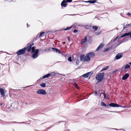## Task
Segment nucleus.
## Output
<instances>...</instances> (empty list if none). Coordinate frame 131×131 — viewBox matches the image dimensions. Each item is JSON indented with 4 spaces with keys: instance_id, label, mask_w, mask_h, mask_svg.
<instances>
[{
    "instance_id": "13d9d810",
    "label": "nucleus",
    "mask_w": 131,
    "mask_h": 131,
    "mask_svg": "<svg viewBox=\"0 0 131 131\" xmlns=\"http://www.w3.org/2000/svg\"><path fill=\"white\" fill-rule=\"evenodd\" d=\"M27 26H28V24H27Z\"/></svg>"
},
{
    "instance_id": "f257e3e1",
    "label": "nucleus",
    "mask_w": 131,
    "mask_h": 131,
    "mask_svg": "<svg viewBox=\"0 0 131 131\" xmlns=\"http://www.w3.org/2000/svg\"><path fill=\"white\" fill-rule=\"evenodd\" d=\"M104 74L103 73H99L96 76V79L99 82L102 81L103 79Z\"/></svg>"
},
{
    "instance_id": "f704fd0d",
    "label": "nucleus",
    "mask_w": 131,
    "mask_h": 131,
    "mask_svg": "<svg viewBox=\"0 0 131 131\" xmlns=\"http://www.w3.org/2000/svg\"><path fill=\"white\" fill-rule=\"evenodd\" d=\"M94 92V93L95 94V95H99V94H98V92L97 91H95Z\"/></svg>"
},
{
    "instance_id": "72a5a7b5",
    "label": "nucleus",
    "mask_w": 131,
    "mask_h": 131,
    "mask_svg": "<svg viewBox=\"0 0 131 131\" xmlns=\"http://www.w3.org/2000/svg\"><path fill=\"white\" fill-rule=\"evenodd\" d=\"M100 34H101L100 32H96V33H95V34L96 35H100Z\"/></svg>"
},
{
    "instance_id": "a878e982",
    "label": "nucleus",
    "mask_w": 131,
    "mask_h": 131,
    "mask_svg": "<svg viewBox=\"0 0 131 131\" xmlns=\"http://www.w3.org/2000/svg\"><path fill=\"white\" fill-rule=\"evenodd\" d=\"M101 105L103 106H104L105 107L106 106V105L103 102H101Z\"/></svg>"
},
{
    "instance_id": "2f4dec72",
    "label": "nucleus",
    "mask_w": 131,
    "mask_h": 131,
    "mask_svg": "<svg viewBox=\"0 0 131 131\" xmlns=\"http://www.w3.org/2000/svg\"><path fill=\"white\" fill-rule=\"evenodd\" d=\"M109 50V48H107L104 49L103 51L104 52H106Z\"/></svg>"
},
{
    "instance_id": "4d7b16f0",
    "label": "nucleus",
    "mask_w": 131,
    "mask_h": 131,
    "mask_svg": "<svg viewBox=\"0 0 131 131\" xmlns=\"http://www.w3.org/2000/svg\"><path fill=\"white\" fill-rule=\"evenodd\" d=\"M103 96V95H102L101 96Z\"/></svg>"
},
{
    "instance_id": "6ab92c4d",
    "label": "nucleus",
    "mask_w": 131,
    "mask_h": 131,
    "mask_svg": "<svg viewBox=\"0 0 131 131\" xmlns=\"http://www.w3.org/2000/svg\"><path fill=\"white\" fill-rule=\"evenodd\" d=\"M50 75L48 73L46 75H44L43 78H42V79H44L46 78H47L49 77L50 76Z\"/></svg>"
},
{
    "instance_id": "ea45409f",
    "label": "nucleus",
    "mask_w": 131,
    "mask_h": 131,
    "mask_svg": "<svg viewBox=\"0 0 131 131\" xmlns=\"http://www.w3.org/2000/svg\"><path fill=\"white\" fill-rule=\"evenodd\" d=\"M34 45V43H32L31 44H30L29 46H30V47H31L33 46Z\"/></svg>"
},
{
    "instance_id": "4be33fe9",
    "label": "nucleus",
    "mask_w": 131,
    "mask_h": 131,
    "mask_svg": "<svg viewBox=\"0 0 131 131\" xmlns=\"http://www.w3.org/2000/svg\"><path fill=\"white\" fill-rule=\"evenodd\" d=\"M102 95H103V96H104V97L105 98H106L107 99H108V97L107 96H106L105 95V94L104 93H101L100 94V96H101Z\"/></svg>"
},
{
    "instance_id": "7c9ffc66",
    "label": "nucleus",
    "mask_w": 131,
    "mask_h": 131,
    "mask_svg": "<svg viewBox=\"0 0 131 131\" xmlns=\"http://www.w3.org/2000/svg\"><path fill=\"white\" fill-rule=\"evenodd\" d=\"M68 60L69 61L71 62L72 61L71 57H70L68 58Z\"/></svg>"
},
{
    "instance_id": "39448f33",
    "label": "nucleus",
    "mask_w": 131,
    "mask_h": 131,
    "mask_svg": "<svg viewBox=\"0 0 131 131\" xmlns=\"http://www.w3.org/2000/svg\"><path fill=\"white\" fill-rule=\"evenodd\" d=\"M104 45V44L102 43H101L99 46L97 48L96 50V51H98L101 49Z\"/></svg>"
},
{
    "instance_id": "3c124183",
    "label": "nucleus",
    "mask_w": 131,
    "mask_h": 131,
    "mask_svg": "<svg viewBox=\"0 0 131 131\" xmlns=\"http://www.w3.org/2000/svg\"><path fill=\"white\" fill-rule=\"evenodd\" d=\"M121 42H122V43L124 42V40H123L122 41H121Z\"/></svg>"
},
{
    "instance_id": "ddd939ff",
    "label": "nucleus",
    "mask_w": 131,
    "mask_h": 131,
    "mask_svg": "<svg viewBox=\"0 0 131 131\" xmlns=\"http://www.w3.org/2000/svg\"><path fill=\"white\" fill-rule=\"evenodd\" d=\"M90 59V58L87 54L85 57V61L87 62L89 61Z\"/></svg>"
},
{
    "instance_id": "58836bf2",
    "label": "nucleus",
    "mask_w": 131,
    "mask_h": 131,
    "mask_svg": "<svg viewBox=\"0 0 131 131\" xmlns=\"http://www.w3.org/2000/svg\"><path fill=\"white\" fill-rule=\"evenodd\" d=\"M78 31V30L76 29H74L73 31V32L74 33L77 32Z\"/></svg>"
},
{
    "instance_id": "e433bc0d",
    "label": "nucleus",
    "mask_w": 131,
    "mask_h": 131,
    "mask_svg": "<svg viewBox=\"0 0 131 131\" xmlns=\"http://www.w3.org/2000/svg\"><path fill=\"white\" fill-rule=\"evenodd\" d=\"M72 0H66V1L67 2L69 3L71 2Z\"/></svg>"
},
{
    "instance_id": "49530a36",
    "label": "nucleus",
    "mask_w": 131,
    "mask_h": 131,
    "mask_svg": "<svg viewBox=\"0 0 131 131\" xmlns=\"http://www.w3.org/2000/svg\"><path fill=\"white\" fill-rule=\"evenodd\" d=\"M120 107H123V108H125L126 107L125 106H120Z\"/></svg>"
},
{
    "instance_id": "de8ad7c7",
    "label": "nucleus",
    "mask_w": 131,
    "mask_h": 131,
    "mask_svg": "<svg viewBox=\"0 0 131 131\" xmlns=\"http://www.w3.org/2000/svg\"><path fill=\"white\" fill-rule=\"evenodd\" d=\"M76 88L78 89H79V86H78V85H77L76 87Z\"/></svg>"
},
{
    "instance_id": "c03bdc74",
    "label": "nucleus",
    "mask_w": 131,
    "mask_h": 131,
    "mask_svg": "<svg viewBox=\"0 0 131 131\" xmlns=\"http://www.w3.org/2000/svg\"><path fill=\"white\" fill-rule=\"evenodd\" d=\"M129 35L130 36V38H131V32H129Z\"/></svg>"
},
{
    "instance_id": "0eeeda50",
    "label": "nucleus",
    "mask_w": 131,
    "mask_h": 131,
    "mask_svg": "<svg viewBox=\"0 0 131 131\" xmlns=\"http://www.w3.org/2000/svg\"><path fill=\"white\" fill-rule=\"evenodd\" d=\"M87 38L86 37H85L80 42L81 44H83L85 43L87 41Z\"/></svg>"
},
{
    "instance_id": "1a4fd4ad",
    "label": "nucleus",
    "mask_w": 131,
    "mask_h": 131,
    "mask_svg": "<svg viewBox=\"0 0 131 131\" xmlns=\"http://www.w3.org/2000/svg\"><path fill=\"white\" fill-rule=\"evenodd\" d=\"M0 93L2 97H3L5 96L4 90L2 88H0Z\"/></svg>"
},
{
    "instance_id": "4468645a",
    "label": "nucleus",
    "mask_w": 131,
    "mask_h": 131,
    "mask_svg": "<svg viewBox=\"0 0 131 131\" xmlns=\"http://www.w3.org/2000/svg\"><path fill=\"white\" fill-rule=\"evenodd\" d=\"M51 49L54 52H56L59 53H61V52L57 48H51Z\"/></svg>"
},
{
    "instance_id": "f03ea898",
    "label": "nucleus",
    "mask_w": 131,
    "mask_h": 131,
    "mask_svg": "<svg viewBox=\"0 0 131 131\" xmlns=\"http://www.w3.org/2000/svg\"><path fill=\"white\" fill-rule=\"evenodd\" d=\"M26 49V48L25 47L23 49L19 50L17 52V53L18 55H21L24 54L25 52Z\"/></svg>"
},
{
    "instance_id": "c85d7f7f",
    "label": "nucleus",
    "mask_w": 131,
    "mask_h": 131,
    "mask_svg": "<svg viewBox=\"0 0 131 131\" xmlns=\"http://www.w3.org/2000/svg\"><path fill=\"white\" fill-rule=\"evenodd\" d=\"M45 33V32H41L39 35V37H40L42 35H43Z\"/></svg>"
},
{
    "instance_id": "412c9836",
    "label": "nucleus",
    "mask_w": 131,
    "mask_h": 131,
    "mask_svg": "<svg viewBox=\"0 0 131 131\" xmlns=\"http://www.w3.org/2000/svg\"><path fill=\"white\" fill-rule=\"evenodd\" d=\"M108 68V66H107L106 67L103 68L101 70V71H102L106 70H107Z\"/></svg>"
},
{
    "instance_id": "423d86ee",
    "label": "nucleus",
    "mask_w": 131,
    "mask_h": 131,
    "mask_svg": "<svg viewBox=\"0 0 131 131\" xmlns=\"http://www.w3.org/2000/svg\"><path fill=\"white\" fill-rule=\"evenodd\" d=\"M109 105L112 107H119L120 106L117 104L112 103L109 104Z\"/></svg>"
},
{
    "instance_id": "a211bd4d",
    "label": "nucleus",
    "mask_w": 131,
    "mask_h": 131,
    "mask_svg": "<svg viewBox=\"0 0 131 131\" xmlns=\"http://www.w3.org/2000/svg\"><path fill=\"white\" fill-rule=\"evenodd\" d=\"M96 0H93L92 1H88L86 2H88L91 3H93L96 2Z\"/></svg>"
},
{
    "instance_id": "f3484780",
    "label": "nucleus",
    "mask_w": 131,
    "mask_h": 131,
    "mask_svg": "<svg viewBox=\"0 0 131 131\" xmlns=\"http://www.w3.org/2000/svg\"><path fill=\"white\" fill-rule=\"evenodd\" d=\"M129 32L126 33L124 34L123 35H122L120 37V38H122L123 37H125L127 36H129Z\"/></svg>"
},
{
    "instance_id": "37998d69",
    "label": "nucleus",
    "mask_w": 131,
    "mask_h": 131,
    "mask_svg": "<svg viewBox=\"0 0 131 131\" xmlns=\"http://www.w3.org/2000/svg\"><path fill=\"white\" fill-rule=\"evenodd\" d=\"M128 27V26H126V25H125V26H124V28H125L127 27Z\"/></svg>"
},
{
    "instance_id": "9b49d317",
    "label": "nucleus",
    "mask_w": 131,
    "mask_h": 131,
    "mask_svg": "<svg viewBox=\"0 0 131 131\" xmlns=\"http://www.w3.org/2000/svg\"><path fill=\"white\" fill-rule=\"evenodd\" d=\"M85 56L84 54H81L80 56V61H85Z\"/></svg>"
},
{
    "instance_id": "7ed1b4c3",
    "label": "nucleus",
    "mask_w": 131,
    "mask_h": 131,
    "mask_svg": "<svg viewBox=\"0 0 131 131\" xmlns=\"http://www.w3.org/2000/svg\"><path fill=\"white\" fill-rule=\"evenodd\" d=\"M38 94H41L43 95H45L46 94V92L44 90L39 89L36 92Z\"/></svg>"
},
{
    "instance_id": "5701e85b",
    "label": "nucleus",
    "mask_w": 131,
    "mask_h": 131,
    "mask_svg": "<svg viewBox=\"0 0 131 131\" xmlns=\"http://www.w3.org/2000/svg\"><path fill=\"white\" fill-rule=\"evenodd\" d=\"M31 48V47H30L29 46L27 48H26V49H27V50L29 52L30 51Z\"/></svg>"
},
{
    "instance_id": "f8f14e48",
    "label": "nucleus",
    "mask_w": 131,
    "mask_h": 131,
    "mask_svg": "<svg viewBox=\"0 0 131 131\" xmlns=\"http://www.w3.org/2000/svg\"><path fill=\"white\" fill-rule=\"evenodd\" d=\"M129 75L128 73H126L123 77L122 79L124 80H125L127 79L129 76Z\"/></svg>"
},
{
    "instance_id": "cd10ccee",
    "label": "nucleus",
    "mask_w": 131,
    "mask_h": 131,
    "mask_svg": "<svg viewBox=\"0 0 131 131\" xmlns=\"http://www.w3.org/2000/svg\"><path fill=\"white\" fill-rule=\"evenodd\" d=\"M31 48L32 52L33 53L35 52V47H33Z\"/></svg>"
},
{
    "instance_id": "9d476101",
    "label": "nucleus",
    "mask_w": 131,
    "mask_h": 131,
    "mask_svg": "<svg viewBox=\"0 0 131 131\" xmlns=\"http://www.w3.org/2000/svg\"><path fill=\"white\" fill-rule=\"evenodd\" d=\"M87 54L88 55L90 58L93 57L95 55V54L93 52H90L89 53H88Z\"/></svg>"
},
{
    "instance_id": "c756f323",
    "label": "nucleus",
    "mask_w": 131,
    "mask_h": 131,
    "mask_svg": "<svg viewBox=\"0 0 131 131\" xmlns=\"http://www.w3.org/2000/svg\"><path fill=\"white\" fill-rule=\"evenodd\" d=\"M72 27V26H70V27H68L66 29H64V30H69V29H70Z\"/></svg>"
},
{
    "instance_id": "aec40b11",
    "label": "nucleus",
    "mask_w": 131,
    "mask_h": 131,
    "mask_svg": "<svg viewBox=\"0 0 131 131\" xmlns=\"http://www.w3.org/2000/svg\"><path fill=\"white\" fill-rule=\"evenodd\" d=\"M40 86L42 87H45L46 86V84L45 83H42L40 84Z\"/></svg>"
},
{
    "instance_id": "603ef678",
    "label": "nucleus",
    "mask_w": 131,
    "mask_h": 131,
    "mask_svg": "<svg viewBox=\"0 0 131 131\" xmlns=\"http://www.w3.org/2000/svg\"><path fill=\"white\" fill-rule=\"evenodd\" d=\"M129 64L131 65V62H130L129 63Z\"/></svg>"
},
{
    "instance_id": "20e7f679",
    "label": "nucleus",
    "mask_w": 131,
    "mask_h": 131,
    "mask_svg": "<svg viewBox=\"0 0 131 131\" xmlns=\"http://www.w3.org/2000/svg\"><path fill=\"white\" fill-rule=\"evenodd\" d=\"M39 49H36L34 53L32 55V57L34 58L35 59L38 56V53L39 52Z\"/></svg>"
},
{
    "instance_id": "09e8293b",
    "label": "nucleus",
    "mask_w": 131,
    "mask_h": 131,
    "mask_svg": "<svg viewBox=\"0 0 131 131\" xmlns=\"http://www.w3.org/2000/svg\"><path fill=\"white\" fill-rule=\"evenodd\" d=\"M85 29H89V27H85Z\"/></svg>"
},
{
    "instance_id": "473e14b6",
    "label": "nucleus",
    "mask_w": 131,
    "mask_h": 131,
    "mask_svg": "<svg viewBox=\"0 0 131 131\" xmlns=\"http://www.w3.org/2000/svg\"><path fill=\"white\" fill-rule=\"evenodd\" d=\"M79 63V61L78 60H77L76 61V64L78 65Z\"/></svg>"
},
{
    "instance_id": "a18cd8bd",
    "label": "nucleus",
    "mask_w": 131,
    "mask_h": 131,
    "mask_svg": "<svg viewBox=\"0 0 131 131\" xmlns=\"http://www.w3.org/2000/svg\"><path fill=\"white\" fill-rule=\"evenodd\" d=\"M126 26H131V24H128V25H126Z\"/></svg>"
},
{
    "instance_id": "bb28decb",
    "label": "nucleus",
    "mask_w": 131,
    "mask_h": 131,
    "mask_svg": "<svg viewBox=\"0 0 131 131\" xmlns=\"http://www.w3.org/2000/svg\"><path fill=\"white\" fill-rule=\"evenodd\" d=\"M48 74L50 75V77H51V76H53L54 75H55V73L54 72H52L51 73Z\"/></svg>"
},
{
    "instance_id": "393cba45",
    "label": "nucleus",
    "mask_w": 131,
    "mask_h": 131,
    "mask_svg": "<svg viewBox=\"0 0 131 131\" xmlns=\"http://www.w3.org/2000/svg\"><path fill=\"white\" fill-rule=\"evenodd\" d=\"M94 29L95 31H96L98 29V27L96 26H94L92 27Z\"/></svg>"
},
{
    "instance_id": "dca6fc26",
    "label": "nucleus",
    "mask_w": 131,
    "mask_h": 131,
    "mask_svg": "<svg viewBox=\"0 0 131 131\" xmlns=\"http://www.w3.org/2000/svg\"><path fill=\"white\" fill-rule=\"evenodd\" d=\"M90 72H89L84 74H83L82 75V76L84 77L85 78H87L88 77L89 74H90Z\"/></svg>"
},
{
    "instance_id": "c9c22d12",
    "label": "nucleus",
    "mask_w": 131,
    "mask_h": 131,
    "mask_svg": "<svg viewBox=\"0 0 131 131\" xmlns=\"http://www.w3.org/2000/svg\"><path fill=\"white\" fill-rule=\"evenodd\" d=\"M73 85L75 87L78 85L77 84L75 83L73 84Z\"/></svg>"
},
{
    "instance_id": "6e6552de",
    "label": "nucleus",
    "mask_w": 131,
    "mask_h": 131,
    "mask_svg": "<svg viewBox=\"0 0 131 131\" xmlns=\"http://www.w3.org/2000/svg\"><path fill=\"white\" fill-rule=\"evenodd\" d=\"M122 56V53H118L116 55V58L117 59H118L121 58Z\"/></svg>"
},
{
    "instance_id": "8fccbe9b",
    "label": "nucleus",
    "mask_w": 131,
    "mask_h": 131,
    "mask_svg": "<svg viewBox=\"0 0 131 131\" xmlns=\"http://www.w3.org/2000/svg\"><path fill=\"white\" fill-rule=\"evenodd\" d=\"M118 37H117L115 39H114L113 40V41H114V40H115Z\"/></svg>"
},
{
    "instance_id": "4c0bfd02",
    "label": "nucleus",
    "mask_w": 131,
    "mask_h": 131,
    "mask_svg": "<svg viewBox=\"0 0 131 131\" xmlns=\"http://www.w3.org/2000/svg\"><path fill=\"white\" fill-rule=\"evenodd\" d=\"M126 15L128 16H130L131 15V13L129 12L127 13H126Z\"/></svg>"
},
{
    "instance_id": "5fc2aeb1",
    "label": "nucleus",
    "mask_w": 131,
    "mask_h": 131,
    "mask_svg": "<svg viewBox=\"0 0 131 131\" xmlns=\"http://www.w3.org/2000/svg\"><path fill=\"white\" fill-rule=\"evenodd\" d=\"M63 43H64V44H65L66 43V42H63Z\"/></svg>"
},
{
    "instance_id": "a19ab883",
    "label": "nucleus",
    "mask_w": 131,
    "mask_h": 131,
    "mask_svg": "<svg viewBox=\"0 0 131 131\" xmlns=\"http://www.w3.org/2000/svg\"><path fill=\"white\" fill-rule=\"evenodd\" d=\"M122 43V42H119V43L118 44L117 46L119 45L120 44Z\"/></svg>"
},
{
    "instance_id": "864d4df0",
    "label": "nucleus",
    "mask_w": 131,
    "mask_h": 131,
    "mask_svg": "<svg viewBox=\"0 0 131 131\" xmlns=\"http://www.w3.org/2000/svg\"><path fill=\"white\" fill-rule=\"evenodd\" d=\"M97 92H98V94L99 95V94H100V91H99Z\"/></svg>"
},
{
    "instance_id": "6e6d98bb",
    "label": "nucleus",
    "mask_w": 131,
    "mask_h": 131,
    "mask_svg": "<svg viewBox=\"0 0 131 131\" xmlns=\"http://www.w3.org/2000/svg\"><path fill=\"white\" fill-rule=\"evenodd\" d=\"M115 129V130H117L118 129L117 128H115V129Z\"/></svg>"
},
{
    "instance_id": "79ce46f5",
    "label": "nucleus",
    "mask_w": 131,
    "mask_h": 131,
    "mask_svg": "<svg viewBox=\"0 0 131 131\" xmlns=\"http://www.w3.org/2000/svg\"><path fill=\"white\" fill-rule=\"evenodd\" d=\"M67 38H68V41H70V38L69 37H68V36L67 37Z\"/></svg>"
},
{
    "instance_id": "2eb2a0df",
    "label": "nucleus",
    "mask_w": 131,
    "mask_h": 131,
    "mask_svg": "<svg viewBox=\"0 0 131 131\" xmlns=\"http://www.w3.org/2000/svg\"><path fill=\"white\" fill-rule=\"evenodd\" d=\"M66 2L65 0L63 1L61 3V5L62 6L66 7L67 6V4L65 3Z\"/></svg>"
},
{
    "instance_id": "b1692460",
    "label": "nucleus",
    "mask_w": 131,
    "mask_h": 131,
    "mask_svg": "<svg viewBox=\"0 0 131 131\" xmlns=\"http://www.w3.org/2000/svg\"><path fill=\"white\" fill-rule=\"evenodd\" d=\"M130 66L128 64H127L125 67L124 68L125 69H128L129 68H130Z\"/></svg>"
}]
</instances>
